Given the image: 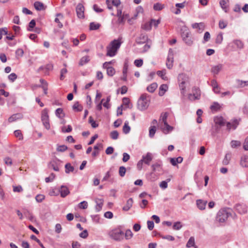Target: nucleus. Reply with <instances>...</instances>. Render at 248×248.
Returning <instances> with one entry per match:
<instances>
[{
    "label": "nucleus",
    "instance_id": "bb28decb",
    "mask_svg": "<svg viewBox=\"0 0 248 248\" xmlns=\"http://www.w3.org/2000/svg\"><path fill=\"white\" fill-rule=\"evenodd\" d=\"M221 108V105L217 102H214L213 104L210 106V109L212 111H219Z\"/></svg>",
    "mask_w": 248,
    "mask_h": 248
},
{
    "label": "nucleus",
    "instance_id": "4be33fe9",
    "mask_svg": "<svg viewBox=\"0 0 248 248\" xmlns=\"http://www.w3.org/2000/svg\"><path fill=\"white\" fill-rule=\"evenodd\" d=\"M168 89V86L167 84H162L159 87L158 93L159 95L160 96H163Z\"/></svg>",
    "mask_w": 248,
    "mask_h": 248
},
{
    "label": "nucleus",
    "instance_id": "39448f33",
    "mask_svg": "<svg viewBox=\"0 0 248 248\" xmlns=\"http://www.w3.org/2000/svg\"><path fill=\"white\" fill-rule=\"evenodd\" d=\"M41 120L46 128L49 130L50 128V126L49 122L48 110L46 108H45L42 111Z\"/></svg>",
    "mask_w": 248,
    "mask_h": 248
},
{
    "label": "nucleus",
    "instance_id": "774afa93",
    "mask_svg": "<svg viewBox=\"0 0 248 248\" xmlns=\"http://www.w3.org/2000/svg\"><path fill=\"white\" fill-rule=\"evenodd\" d=\"M8 79L11 81L14 82L16 78H17V76L15 73H11L10 74L8 77Z\"/></svg>",
    "mask_w": 248,
    "mask_h": 248
},
{
    "label": "nucleus",
    "instance_id": "423d86ee",
    "mask_svg": "<svg viewBox=\"0 0 248 248\" xmlns=\"http://www.w3.org/2000/svg\"><path fill=\"white\" fill-rule=\"evenodd\" d=\"M215 125L214 128L216 132H218L221 126L224 125L226 121L222 116H217L214 118Z\"/></svg>",
    "mask_w": 248,
    "mask_h": 248
},
{
    "label": "nucleus",
    "instance_id": "f704fd0d",
    "mask_svg": "<svg viewBox=\"0 0 248 248\" xmlns=\"http://www.w3.org/2000/svg\"><path fill=\"white\" fill-rule=\"evenodd\" d=\"M164 125L165 126V127L163 128L162 129V130L163 133L165 134H168L173 129V127L169 125L168 123L167 124H165Z\"/></svg>",
    "mask_w": 248,
    "mask_h": 248
},
{
    "label": "nucleus",
    "instance_id": "7c9ffc66",
    "mask_svg": "<svg viewBox=\"0 0 248 248\" xmlns=\"http://www.w3.org/2000/svg\"><path fill=\"white\" fill-rule=\"evenodd\" d=\"M157 87V84L156 83L154 82L151 84L149 86L147 87V90L151 93H153L155 92Z\"/></svg>",
    "mask_w": 248,
    "mask_h": 248
},
{
    "label": "nucleus",
    "instance_id": "7ed1b4c3",
    "mask_svg": "<svg viewBox=\"0 0 248 248\" xmlns=\"http://www.w3.org/2000/svg\"><path fill=\"white\" fill-rule=\"evenodd\" d=\"M108 235L110 238L117 241H122L124 237V232L120 228H117L110 231Z\"/></svg>",
    "mask_w": 248,
    "mask_h": 248
},
{
    "label": "nucleus",
    "instance_id": "5701e85b",
    "mask_svg": "<svg viewBox=\"0 0 248 248\" xmlns=\"http://www.w3.org/2000/svg\"><path fill=\"white\" fill-rule=\"evenodd\" d=\"M133 199L129 198L126 202V204L123 207V209L125 211H128L132 206L133 204Z\"/></svg>",
    "mask_w": 248,
    "mask_h": 248
},
{
    "label": "nucleus",
    "instance_id": "c9c22d12",
    "mask_svg": "<svg viewBox=\"0 0 248 248\" xmlns=\"http://www.w3.org/2000/svg\"><path fill=\"white\" fill-rule=\"evenodd\" d=\"M90 61V58L88 56H85L81 58L79 62V65H83Z\"/></svg>",
    "mask_w": 248,
    "mask_h": 248
},
{
    "label": "nucleus",
    "instance_id": "79ce46f5",
    "mask_svg": "<svg viewBox=\"0 0 248 248\" xmlns=\"http://www.w3.org/2000/svg\"><path fill=\"white\" fill-rule=\"evenodd\" d=\"M65 172L69 173L70 172H73L74 170V168L71 165L70 163H67L65 165Z\"/></svg>",
    "mask_w": 248,
    "mask_h": 248
},
{
    "label": "nucleus",
    "instance_id": "de8ad7c7",
    "mask_svg": "<svg viewBox=\"0 0 248 248\" xmlns=\"http://www.w3.org/2000/svg\"><path fill=\"white\" fill-rule=\"evenodd\" d=\"M100 25L99 23L92 22L90 25V29L91 30H96L99 28Z\"/></svg>",
    "mask_w": 248,
    "mask_h": 248
},
{
    "label": "nucleus",
    "instance_id": "f3484780",
    "mask_svg": "<svg viewBox=\"0 0 248 248\" xmlns=\"http://www.w3.org/2000/svg\"><path fill=\"white\" fill-rule=\"evenodd\" d=\"M211 85L213 88V90L216 93H220L219 87L218 86V84L217 81L213 79L211 82Z\"/></svg>",
    "mask_w": 248,
    "mask_h": 248
},
{
    "label": "nucleus",
    "instance_id": "c85d7f7f",
    "mask_svg": "<svg viewBox=\"0 0 248 248\" xmlns=\"http://www.w3.org/2000/svg\"><path fill=\"white\" fill-rule=\"evenodd\" d=\"M56 17L55 19V22L58 23V26L60 28H62L63 27L62 24L60 21V19L58 17H59L60 19H63V15L61 13H58L56 14Z\"/></svg>",
    "mask_w": 248,
    "mask_h": 248
},
{
    "label": "nucleus",
    "instance_id": "9d476101",
    "mask_svg": "<svg viewBox=\"0 0 248 248\" xmlns=\"http://www.w3.org/2000/svg\"><path fill=\"white\" fill-rule=\"evenodd\" d=\"M240 120L234 119L232 122H228L227 123V127L228 130L231 129H235L237 125L239 124Z\"/></svg>",
    "mask_w": 248,
    "mask_h": 248
},
{
    "label": "nucleus",
    "instance_id": "0eeeda50",
    "mask_svg": "<svg viewBox=\"0 0 248 248\" xmlns=\"http://www.w3.org/2000/svg\"><path fill=\"white\" fill-rule=\"evenodd\" d=\"M192 93L188 95V98L190 100L199 99L201 96V91L199 88L193 87L192 88Z\"/></svg>",
    "mask_w": 248,
    "mask_h": 248
},
{
    "label": "nucleus",
    "instance_id": "b1692460",
    "mask_svg": "<svg viewBox=\"0 0 248 248\" xmlns=\"http://www.w3.org/2000/svg\"><path fill=\"white\" fill-rule=\"evenodd\" d=\"M192 27L193 29H198L200 32H202L204 28V25L202 23H194L192 25Z\"/></svg>",
    "mask_w": 248,
    "mask_h": 248
},
{
    "label": "nucleus",
    "instance_id": "6e6552de",
    "mask_svg": "<svg viewBox=\"0 0 248 248\" xmlns=\"http://www.w3.org/2000/svg\"><path fill=\"white\" fill-rule=\"evenodd\" d=\"M173 52L172 49L170 48L166 61V66L168 69H171L173 66Z\"/></svg>",
    "mask_w": 248,
    "mask_h": 248
},
{
    "label": "nucleus",
    "instance_id": "4c0bfd02",
    "mask_svg": "<svg viewBox=\"0 0 248 248\" xmlns=\"http://www.w3.org/2000/svg\"><path fill=\"white\" fill-rule=\"evenodd\" d=\"M96 205L95 206V209L97 212H99L102 209V206H103V200L100 199L98 200L97 201H96Z\"/></svg>",
    "mask_w": 248,
    "mask_h": 248
},
{
    "label": "nucleus",
    "instance_id": "a878e982",
    "mask_svg": "<svg viewBox=\"0 0 248 248\" xmlns=\"http://www.w3.org/2000/svg\"><path fill=\"white\" fill-rule=\"evenodd\" d=\"M147 40V36L145 34H141L136 39V42L137 44H143L146 42Z\"/></svg>",
    "mask_w": 248,
    "mask_h": 248
},
{
    "label": "nucleus",
    "instance_id": "680f3d73",
    "mask_svg": "<svg viewBox=\"0 0 248 248\" xmlns=\"http://www.w3.org/2000/svg\"><path fill=\"white\" fill-rule=\"evenodd\" d=\"M78 207L81 209H85L88 207V203L86 201H83L78 204Z\"/></svg>",
    "mask_w": 248,
    "mask_h": 248
},
{
    "label": "nucleus",
    "instance_id": "3c124183",
    "mask_svg": "<svg viewBox=\"0 0 248 248\" xmlns=\"http://www.w3.org/2000/svg\"><path fill=\"white\" fill-rule=\"evenodd\" d=\"M223 40V33L220 32L218 33L216 39V43L217 44H220Z\"/></svg>",
    "mask_w": 248,
    "mask_h": 248
},
{
    "label": "nucleus",
    "instance_id": "bf43d9fd",
    "mask_svg": "<svg viewBox=\"0 0 248 248\" xmlns=\"http://www.w3.org/2000/svg\"><path fill=\"white\" fill-rule=\"evenodd\" d=\"M89 122L93 128H96L98 126V124L96 123V122L94 121L91 116H90L89 118Z\"/></svg>",
    "mask_w": 248,
    "mask_h": 248
},
{
    "label": "nucleus",
    "instance_id": "9b49d317",
    "mask_svg": "<svg viewBox=\"0 0 248 248\" xmlns=\"http://www.w3.org/2000/svg\"><path fill=\"white\" fill-rule=\"evenodd\" d=\"M235 209L240 214H245L247 211V208L244 204H237L235 205Z\"/></svg>",
    "mask_w": 248,
    "mask_h": 248
},
{
    "label": "nucleus",
    "instance_id": "8fccbe9b",
    "mask_svg": "<svg viewBox=\"0 0 248 248\" xmlns=\"http://www.w3.org/2000/svg\"><path fill=\"white\" fill-rule=\"evenodd\" d=\"M237 84L239 87H244L248 86V81H242L240 80H237Z\"/></svg>",
    "mask_w": 248,
    "mask_h": 248
},
{
    "label": "nucleus",
    "instance_id": "4468645a",
    "mask_svg": "<svg viewBox=\"0 0 248 248\" xmlns=\"http://www.w3.org/2000/svg\"><path fill=\"white\" fill-rule=\"evenodd\" d=\"M207 203V202L206 201H204L202 200H197L196 201L197 206L198 208L201 210L205 209Z\"/></svg>",
    "mask_w": 248,
    "mask_h": 248
},
{
    "label": "nucleus",
    "instance_id": "a211bd4d",
    "mask_svg": "<svg viewBox=\"0 0 248 248\" xmlns=\"http://www.w3.org/2000/svg\"><path fill=\"white\" fill-rule=\"evenodd\" d=\"M240 163L243 167H248V156L246 155L242 156Z\"/></svg>",
    "mask_w": 248,
    "mask_h": 248
},
{
    "label": "nucleus",
    "instance_id": "2eb2a0df",
    "mask_svg": "<svg viewBox=\"0 0 248 248\" xmlns=\"http://www.w3.org/2000/svg\"><path fill=\"white\" fill-rule=\"evenodd\" d=\"M59 191L61 193V197L63 198L65 197L70 193L68 187L64 186H61Z\"/></svg>",
    "mask_w": 248,
    "mask_h": 248
},
{
    "label": "nucleus",
    "instance_id": "09e8293b",
    "mask_svg": "<svg viewBox=\"0 0 248 248\" xmlns=\"http://www.w3.org/2000/svg\"><path fill=\"white\" fill-rule=\"evenodd\" d=\"M170 181V179H167L166 181H162L159 185L160 187L162 189H166L168 187V183Z\"/></svg>",
    "mask_w": 248,
    "mask_h": 248
},
{
    "label": "nucleus",
    "instance_id": "cd10ccee",
    "mask_svg": "<svg viewBox=\"0 0 248 248\" xmlns=\"http://www.w3.org/2000/svg\"><path fill=\"white\" fill-rule=\"evenodd\" d=\"M183 158L179 156L177 158H170V163L173 166H176L177 163H181L183 161Z\"/></svg>",
    "mask_w": 248,
    "mask_h": 248
},
{
    "label": "nucleus",
    "instance_id": "69168bd1",
    "mask_svg": "<svg viewBox=\"0 0 248 248\" xmlns=\"http://www.w3.org/2000/svg\"><path fill=\"white\" fill-rule=\"evenodd\" d=\"M45 196L42 194H38L35 197V200L38 202H42L45 199Z\"/></svg>",
    "mask_w": 248,
    "mask_h": 248
},
{
    "label": "nucleus",
    "instance_id": "f257e3e1",
    "mask_svg": "<svg viewBox=\"0 0 248 248\" xmlns=\"http://www.w3.org/2000/svg\"><path fill=\"white\" fill-rule=\"evenodd\" d=\"M122 44L121 39H114L107 46L106 55L109 57H114L120 48Z\"/></svg>",
    "mask_w": 248,
    "mask_h": 248
},
{
    "label": "nucleus",
    "instance_id": "e2e57ef3",
    "mask_svg": "<svg viewBox=\"0 0 248 248\" xmlns=\"http://www.w3.org/2000/svg\"><path fill=\"white\" fill-rule=\"evenodd\" d=\"M35 21L34 19H32L29 23L28 30L29 31H32V29L35 27Z\"/></svg>",
    "mask_w": 248,
    "mask_h": 248
},
{
    "label": "nucleus",
    "instance_id": "13d9d810",
    "mask_svg": "<svg viewBox=\"0 0 248 248\" xmlns=\"http://www.w3.org/2000/svg\"><path fill=\"white\" fill-rule=\"evenodd\" d=\"M231 145L232 148H236L241 145V142L237 140H232L231 142Z\"/></svg>",
    "mask_w": 248,
    "mask_h": 248
},
{
    "label": "nucleus",
    "instance_id": "e433bc0d",
    "mask_svg": "<svg viewBox=\"0 0 248 248\" xmlns=\"http://www.w3.org/2000/svg\"><path fill=\"white\" fill-rule=\"evenodd\" d=\"M24 215L27 217L31 221H33L34 219V217L32 214L28 210H25L23 212Z\"/></svg>",
    "mask_w": 248,
    "mask_h": 248
},
{
    "label": "nucleus",
    "instance_id": "5fc2aeb1",
    "mask_svg": "<svg viewBox=\"0 0 248 248\" xmlns=\"http://www.w3.org/2000/svg\"><path fill=\"white\" fill-rule=\"evenodd\" d=\"M126 172V169L124 166H121L119 170V174L120 176L124 177L125 175Z\"/></svg>",
    "mask_w": 248,
    "mask_h": 248
},
{
    "label": "nucleus",
    "instance_id": "412c9836",
    "mask_svg": "<svg viewBox=\"0 0 248 248\" xmlns=\"http://www.w3.org/2000/svg\"><path fill=\"white\" fill-rule=\"evenodd\" d=\"M228 0H221L219 1L220 6L225 12H227L228 11Z\"/></svg>",
    "mask_w": 248,
    "mask_h": 248
},
{
    "label": "nucleus",
    "instance_id": "a19ab883",
    "mask_svg": "<svg viewBox=\"0 0 248 248\" xmlns=\"http://www.w3.org/2000/svg\"><path fill=\"white\" fill-rule=\"evenodd\" d=\"M182 39L185 42L186 44L188 46H191L193 44V41L190 36L186 37Z\"/></svg>",
    "mask_w": 248,
    "mask_h": 248
},
{
    "label": "nucleus",
    "instance_id": "f03ea898",
    "mask_svg": "<svg viewBox=\"0 0 248 248\" xmlns=\"http://www.w3.org/2000/svg\"><path fill=\"white\" fill-rule=\"evenodd\" d=\"M151 96L147 93H143L141 95L138 101V108L141 111L147 109L150 103Z\"/></svg>",
    "mask_w": 248,
    "mask_h": 248
},
{
    "label": "nucleus",
    "instance_id": "c756f323",
    "mask_svg": "<svg viewBox=\"0 0 248 248\" xmlns=\"http://www.w3.org/2000/svg\"><path fill=\"white\" fill-rule=\"evenodd\" d=\"M187 248H191L192 247L194 248H197V246H195V239L194 237H190L186 245Z\"/></svg>",
    "mask_w": 248,
    "mask_h": 248
},
{
    "label": "nucleus",
    "instance_id": "37998d69",
    "mask_svg": "<svg viewBox=\"0 0 248 248\" xmlns=\"http://www.w3.org/2000/svg\"><path fill=\"white\" fill-rule=\"evenodd\" d=\"M157 74L164 80H167L168 78L166 76V70L158 71Z\"/></svg>",
    "mask_w": 248,
    "mask_h": 248
},
{
    "label": "nucleus",
    "instance_id": "dca6fc26",
    "mask_svg": "<svg viewBox=\"0 0 248 248\" xmlns=\"http://www.w3.org/2000/svg\"><path fill=\"white\" fill-rule=\"evenodd\" d=\"M181 34L182 39H183L190 36V32L186 27L183 26L181 29Z\"/></svg>",
    "mask_w": 248,
    "mask_h": 248
},
{
    "label": "nucleus",
    "instance_id": "aec40b11",
    "mask_svg": "<svg viewBox=\"0 0 248 248\" xmlns=\"http://www.w3.org/2000/svg\"><path fill=\"white\" fill-rule=\"evenodd\" d=\"M34 6L37 11L44 10L46 8V7L42 2L38 1L34 2Z\"/></svg>",
    "mask_w": 248,
    "mask_h": 248
},
{
    "label": "nucleus",
    "instance_id": "49530a36",
    "mask_svg": "<svg viewBox=\"0 0 248 248\" xmlns=\"http://www.w3.org/2000/svg\"><path fill=\"white\" fill-rule=\"evenodd\" d=\"M124 235L126 239H130L133 237V234L130 229H128L126 231Z\"/></svg>",
    "mask_w": 248,
    "mask_h": 248
},
{
    "label": "nucleus",
    "instance_id": "ddd939ff",
    "mask_svg": "<svg viewBox=\"0 0 248 248\" xmlns=\"http://www.w3.org/2000/svg\"><path fill=\"white\" fill-rule=\"evenodd\" d=\"M141 159L143 160V163L149 165L153 159L152 154L150 153H147L146 155L142 156Z\"/></svg>",
    "mask_w": 248,
    "mask_h": 248
},
{
    "label": "nucleus",
    "instance_id": "6ab92c4d",
    "mask_svg": "<svg viewBox=\"0 0 248 248\" xmlns=\"http://www.w3.org/2000/svg\"><path fill=\"white\" fill-rule=\"evenodd\" d=\"M162 163L161 162H156L152 165V168L154 171H161L162 170Z\"/></svg>",
    "mask_w": 248,
    "mask_h": 248
},
{
    "label": "nucleus",
    "instance_id": "473e14b6",
    "mask_svg": "<svg viewBox=\"0 0 248 248\" xmlns=\"http://www.w3.org/2000/svg\"><path fill=\"white\" fill-rule=\"evenodd\" d=\"M128 124V122L125 121L123 127V131L125 134L129 133L131 129V128L129 126Z\"/></svg>",
    "mask_w": 248,
    "mask_h": 248
},
{
    "label": "nucleus",
    "instance_id": "2f4dec72",
    "mask_svg": "<svg viewBox=\"0 0 248 248\" xmlns=\"http://www.w3.org/2000/svg\"><path fill=\"white\" fill-rule=\"evenodd\" d=\"M156 131V127L155 125H151L149 127V136L150 138H153Z\"/></svg>",
    "mask_w": 248,
    "mask_h": 248
},
{
    "label": "nucleus",
    "instance_id": "338daca9",
    "mask_svg": "<svg viewBox=\"0 0 248 248\" xmlns=\"http://www.w3.org/2000/svg\"><path fill=\"white\" fill-rule=\"evenodd\" d=\"M31 238L32 240H35L42 248H45L41 241L35 235H31Z\"/></svg>",
    "mask_w": 248,
    "mask_h": 248
},
{
    "label": "nucleus",
    "instance_id": "4d7b16f0",
    "mask_svg": "<svg viewBox=\"0 0 248 248\" xmlns=\"http://www.w3.org/2000/svg\"><path fill=\"white\" fill-rule=\"evenodd\" d=\"M72 130V127L71 125H68L66 128L65 126L62 127V132L63 133H69Z\"/></svg>",
    "mask_w": 248,
    "mask_h": 248
},
{
    "label": "nucleus",
    "instance_id": "58836bf2",
    "mask_svg": "<svg viewBox=\"0 0 248 248\" xmlns=\"http://www.w3.org/2000/svg\"><path fill=\"white\" fill-rule=\"evenodd\" d=\"M123 103L127 108H131L132 107V105L130 104L129 99L127 97H124L123 99Z\"/></svg>",
    "mask_w": 248,
    "mask_h": 248
},
{
    "label": "nucleus",
    "instance_id": "603ef678",
    "mask_svg": "<svg viewBox=\"0 0 248 248\" xmlns=\"http://www.w3.org/2000/svg\"><path fill=\"white\" fill-rule=\"evenodd\" d=\"M14 134L15 137L18 138L19 140H23V137L20 130H16L15 131Z\"/></svg>",
    "mask_w": 248,
    "mask_h": 248
},
{
    "label": "nucleus",
    "instance_id": "864d4df0",
    "mask_svg": "<svg viewBox=\"0 0 248 248\" xmlns=\"http://www.w3.org/2000/svg\"><path fill=\"white\" fill-rule=\"evenodd\" d=\"M110 137L113 140H117L118 138L119 133L117 131L114 130L112 131L110 134Z\"/></svg>",
    "mask_w": 248,
    "mask_h": 248
},
{
    "label": "nucleus",
    "instance_id": "052dcab7",
    "mask_svg": "<svg viewBox=\"0 0 248 248\" xmlns=\"http://www.w3.org/2000/svg\"><path fill=\"white\" fill-rule=\"evenodd\" d=\"M163 7V5L159 3H156L154 5V9L155 11H160L162 10Z\"/></svg>",
    "mask_w": 248,
    "mask_h": 248
},
{
    "label": "nucleus",
    "instance_id": "20e7f679",
    "mask_svg": "<svg viewBox=\"0 0 248 248\" xmlns=\"http://www.w3.org/2000/svg\"><path fill=\"white\" fill-rule=\"evenodd\" d=\"M231 215L227 209H221L217 212L216 220L218 222L224 223Z\"/></svg>",
    "mask_w": 248,
    "mask_h": 248
},
{
    "label": "nucleus",
    "instance_id": "f8f14e48",
    "mask_svg": "<svg viewBox=\"0 0 248 248\" xmlns=\"http://www.w3.org/2000/svg\"><path fill=\"white\" fill-rule=\"evenodd\" d=\"M178 80L179 83H186L188 82L189 78L186 74L181 73L179 74L178 76Z\"/></svg>",
    "mask_w": 248,
    "mask_h": 248
},
{
    "label": "nucleus",
    "instance_id": "a18cd8bd",
    "mask_svg": "<svg viewBox=\"0 0 248 248\" xmlns=\"http://www.w3.org/2000/svg\"><path fill=\"white\" fill-rule=\"evenodd\" d=\"M107 75L109 76H113L115 73V69L112 67L110 66L109 67L107 68Z\"/></svg>",
    "mask_w": 248,
    "mask_h": 248
},
{
    "label": "nucleus",
    "instance_id": "c03bdc74",
    "mask_svg": "<svg viewBox=\"0 0 248 248\" xmlns=\"http://www.w3.org/2000/svg\"><path fill=\"white\" fill-rule=\"evenodd\" d=\"M73 109L76 111H81L82 110V107L79 105L78 102H76L73 106Z\"/></svg>",
    "mask_w": 248,
    "mask_h": 248
},
{
    "label": "nucleus",
    "instance_id": "1a4fd4ad",
    "mask_svg": "<svg viewBox=\"0 0 248 248\" xmlns=\"http://www.w3.org/2000/svg\"><path fill=\"white\" fill-rule=\"evenodd\" d=\"M76 13L77 16L79 18L84 17V7L81 3H78L76 7Z\"/></svg>",
    "mask_w": 248,
    "mask_h": 248
},
{
    "label": "nucleus",
    "instance_id": "393cba45",
    "mask_svg": "<svg viewBox=\"0 0 248 248\" xmlns=\"http://www.w3.org/2000/svg\"><path fill=\"white\" fill-rule=\"evenodd\" d=\"M223 67L222 64H219L217 65L213 66L212 68L211 72L215 75L218 74Z\"/></svg>",
    "mask_w": 248,
    "mask_h": 248
},
{
    "label": "nucleus",
    "instance_id": "0e129e2a",
    "mask_svg": "<svg viewBox=\"0 0 248 248\" xmlns=\"http://www.w3.org/2000/svg\"><path fill=\"white\" fill-rule=\"evenodd\" d=\"M210 34L209 32L206 31L204 33L203 36V43H205L208 42L210 39Z\"/></svg>",
    "mask_w": 248,
    "mask_h": 248
},
{
    "label": "nucleus",
    "instance_id": "72a5a7b5",
    "mask_svg": "<svg viewBox=\"0 0 248 248\" xmlns=\"http://www.w3.org/2000/svg\"><path fill=\"white\" fill-rule=\"evenodd\" d=\"M21 117V115L20 114L17 113L14 114L9 118L8 121L10 123L13 122L16 120L20 119Z\"/></svg>",
    "mask_w": 248,
    "mask_h": 248
},
{
    "label": "nucleus",
    "instance_id": "ea45409f",
    "mask_svg": "<svg viewBox=\"0 0 248 248\" xmlns=\"http://www.w3.org/2000/svg\"><path fill=\"white\" fill-rule=\"evenodd\" d=\"M231 158V154L230 153H227L226 154L224 159L223 160V164L224 165H228L229 163Z\"/></svg>",
    "mask_w": 248,
    "mask_h": 248
},
{
    "label": "nucleus",
    "instance_id": "6e6d98bb",
    "mask_svg": "<svg viewBox=\"0 0 248 248\" xmlns=\"http://www.w3.org/2000/svg\"><path fill=\"white\" fill-rule=\"evenodd\" d=\"M182 227L181 223L179 221H177L174 223L173 225V229L175 230H179Z\"/></svg>",
    "mask_w": 248,
    "mask_h": 248
}]
</instances>
